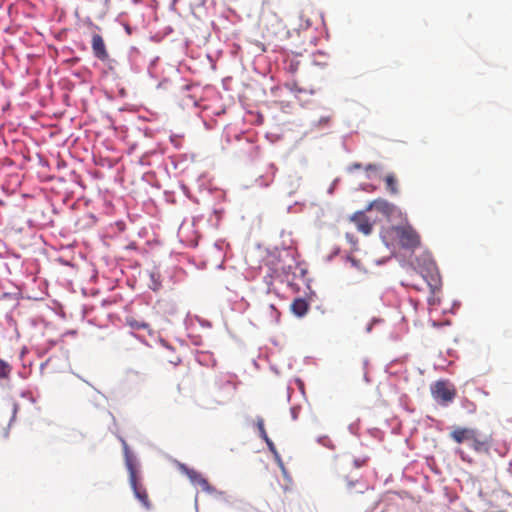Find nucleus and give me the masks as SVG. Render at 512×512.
Masks as SVG:
<instances>
[{"mask_svg": "<svg viewBox=\"0 0 512 512\" xmlns=\"http://www.w3.org/2000/svg\"><path fill=\"white\" fill-rule=\"evenodd\" d=\"M449 436L457 444L469 442L472 450L478 454L490 455L494 446L493 435L481 433L476 428L455 427Z\"/></svg>", "mask_w": 512, "mask_h": 512, "instance_id": "1", "label": "nucleus"}, {"mask_svg": "<svg viewBox=\"0 0 512 512\" xmlns=\"http://www.w3.org/2000/svg\"><path fill=\"white\" fill-rule=\"evenodd\" d=\"M388 233L398 241V244L406 249H415L420 245V236L410 225L392 226Z\"/></svg>", "mask_w": 512, "mask_h": 512, "instance_id": "2", "label": "nucleus"}, {"mask_svg": "<svg viewBox=\"0 0 512 512\" xmlns=\"http://www.w3.org/2000/svg\"><path fill=\"white\" fill-rule=\"evenodd\" d=\"M179 470L189 478L192 484L200 486L204 492L219 497L224 495V492L218 491L195 469L189 468L185 464H179Z\"/></svg>", "mask_w": 512, "mask_h": 512, "instance_id": "3", "label": "nucleus"}, {"mask_svg": "<svg viewBox=\"0 0 512 512\" xmlns=\"http://www.w3.org/2000/svg\"><path fill=\"white\" fill-rule=\"evenodd\" d=\"M431 394L435 400L447 404L456 397V390L448 382L440 380L431 386Z\"/></svg>", "mask_w": 512, "mask_h": 512, "instance_id": "4", "label": "nucleus"}, {"mask_svg": "<svg viewBox=\"0 0 512 512\" xmlns=\"http://www.w3.org/2000/svg\"><path fill=\"white\" fill-rule=\"evenodd\" d=\"M91 48L95 58L101 62H107L110 60L106 44L103 37L100 34L94 33L91 39Z\"/></svg>", "mask_w": 512, "mask_h": 512, "instance_id": "5", "label": "nucleus"}, {"mask_svg": "<svg viewBox=\"0 0 512 512\" xmlns=\"http://www.w3.org/2000/svg\"><path fill=\"white\" fill-rule=\"evenodd\" d=\"M130 486L133 490L134 496L139 500L142 506L146 509L151 508V502L145 486L140 482V478H134L129 480Z\"/></svg>", "mask_w": 512, "mask_h": 512, "instance_id": "6", "label": "nucleus"}, {"mask_svg": "<svg viewBox=\"0 0 512 512\" xmlns=\"http://www.w3.org/2000/svg\"><path fill=\"white\" fill-rule=\"evenodd\" d=\"M350 220L355 224L357 230L364 235H369L372 232L373 224L370 221L369 217L365 214L364 211L355 212Z\"/></svg>", "mask_w": 512, "mask_h": 512, "instance_id": "7", "label": "nucleus"}, {"mask_svg": "<svg viewBox=\"0 0 512 512\" xmlns=\"http://www.w3.org/2000/svg\"><path fill=\"white\" fill-rule=\"evenodd\" d=\"M372 209L377 210L381 214L390 217L396 210V207L394 204L390 203L388 200L383 198L375 199L374 201L370 202L368 206L366 207L365 211H371Z\"/></svg>", "mask_w": 512, "mask_h": 512, "instance_id": "8", "label": "nucleus"}, {"mask_svg": "<svg viewBox=\"0 0 512 512\" xmlns=\"http://www.w3.org/2000/svg\"><path fill=\"white\" fill-rule=\"evenodd\" d=\"M123 444V451H124V458H125V465L129 473V480L139 477L138 471H137V462L131 451L129 450V447L127 443L122 440Z\"/></svg>", "mask_w": 512, "mask_h": 512, "instance_id": "9", "label": "nucleus"}, {"mask_svg": "<svg viewBox=\"0 0 512 512\" xmlns=\"http://www.w3.org/2000/svg\"><path fill=\"white\" fill-rule=\"evenodd\" d=\"M309 307L308 301L301 297L295 298L290 305L292 313L297 317L305 316L309 311Z\"/></svg>", "mask_w": 512, "mask_h": 512, "instance_id": "10", "label": "nucleus"}, {"mask_svg": "<svg viewBox=\"0 0 512 512\" xmlns=\"http://www.w3.org/2000/svg\"><path fill=\"white\" fill-rule=\"evenodd\" d=\"M384 182L386 185V190L391 195H397L399 193L398 179L394 173L387 174L384 178Z\"/></svg>", "mask_w": 512, "mask_h": 512, "instance_id": "11", "label": "nucleus"}, {"mask_svg": "<svg viewBox=\"0 0 512 512\" xmlns=\"http://www.w3.org/2000/svg\"><path fill=\"white\" fill-rule=\"evenodd\" d=\"M126 323L132 329H135V330L143 329V330H147L149 334L152 333L150 325L148 323L144 322V321L137 320V319H135L133 317H128L126 319Z\"/></svg>", "mask_w": 512, "mask_h": 512, "instance_id": "12", "label": "nucleus"}, {"mask_svg": "<svg viewBox=\"0 0 512 512\" xmlns=\"http://www.w3.org/2000/svg\"><path fill=\"white\" fill-rule=\"evenodd\" d=\"M264 441L266 442L269 450L273 453L277 463L280 465L281 468H283V462H282L281 456L279 455V453H278V451H277L273 441L269 437L266 438Z\"/></svg>", "mask_w": 512, "mask_h": 512, "instance_id": "13", "label": "nucleus"}, {"mask_svg": "<svg viewBox=\"0 0 512 512\" xmlns=\"http://www.w3.org/2000/svg\"><path fill=\"white\" fill-rule=\"evenodd\" d=\"M11 372V366L5 362L4 360L0 359V378L6 379L9 377Z\"/></svg>", "mask_w": 512, "mask_h": 512, "instance_id": "14", "label": "nucleus"}, {"mask_svg": "<svg viewBox=\"0 0 512 512\" xmlns=\"http://www.w3.org/2000/svg\"><path fill=\"white\" fill-rule=\"evenodd\" d=\"M256 426L258 428V431H259V435L260 437L265 440L266 438H268V435H267V432L265 430V426H264V419L262 417H257V420H256Z\"/></svg>", "mask_w": 512, "mask_h": 512, "instance_id": "15", "label": "nucleus"}, {"mask_svg": "<svg viewBox=\"0 0 512 512\" xmlns=\"http://www.w3.org/2000/svg\"><path fill=\"white\" fill-rule=\"evenodd\" d=\"M347 262L350 264L351 268H354L358 271L366 272V270L362 267L359 260L351 257V258H348Z\"/></svg>", "mask_w": 512, "mask_h": 512, "instance_id": "16", "label": "nucleus"}, {"mask_svg": "<svg viewBox=\"0 0 512 512\" xmlns=\"http://www.w3.org/2000/svg\"><path fill=\"white\" fill-rule=\"evenodd\" d=\"M379 167L378 165L376 164H368L366 167H365V170L366 171H374V170H377Z\"/></svg>", "mask_w": 512, "mask_h": 512, "instance_id": "17", "label": "nucleus"}, {"mask_svg": "<svg viewBox=\"0 0 512 512\" xmlns=\"http://www.w3.org/2000/svg\"><path fill=\"white\" fill-rule=\"evenodd\" d=\"M329 121H330V118H329V117L321 118V119L319 120L318 125H319V126H320V125H322V124L326 125V124H328V123H329Z\"/></svg>", "mask_w": 512, "mask_h": 512, "instance_id": "18", "label": "nucleus"}, {"mask_svg": "<svg viewBox=\"0 0 512 512\" xmlns=\"http://www.w3.org/2000/svg\"><path fill=\"white\" fill-rule=\"evenodd\" d=\"M363 463H364V461L363 462L355 461V466L360 467Z\"/></svg>", "mask_w": 512, "mask_h": 512, "instance_id": "19", "label": "nucleus"}, {"mask_svg": "<svg viewBox=\"0 0 512 512\" xmlns=\"http://www.w3.org/2000/svg\"><path fill=\"white\" fill-rule=\"evenodd\" d=\"M346 237L349 239V240H352V236H350L349 233L346 234Z\"/></svg>", "mask_w": 512, "mask_h": 512, "instance_id": "20", "label": "nucleus"}, {"mask_svg": "<svg viewBox=\"0 0 512 512\" xmlns=\"http://www.w3.org/2000/svg\"><path fill=\"white\" fill-rule=\"evenodd\" d=\"M354 166H355V168H360L361 165L360 164H355Z\"/></svg>", "mask_w": 512, "mask_h": 512, "instance_id": "21", "label": "nucleus"}]
</instances>
